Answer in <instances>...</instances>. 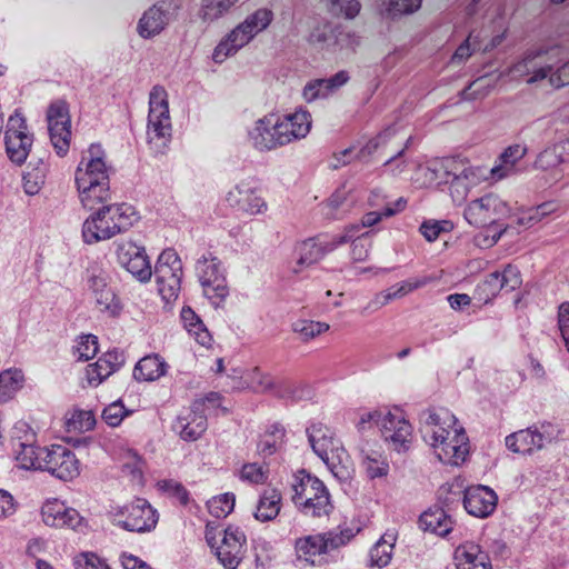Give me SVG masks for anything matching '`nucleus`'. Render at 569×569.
Segmentation results:
<instances>
[{
	"label": "nucleus",
	"instance_id": "nucleus-1",
	"mask_svg": "<svg viewBox=\"0 0 569 569\" xmlns=\"http://www.w3.org/2000/svg\"><path fill=\"white\" fill-rule=\"evenodd\" d=\"M506 211V203L495 194H486L467 204L463 217L470 226L485 229L475 236V243L481 248H490L506 232L507 227L497 223Z\"/></svg>",
	"mask_w": 569,
	"mask_h": 569
},
{
	"label": "nucleus",
	"instance_id": "nucleus-2",
	"mask_svg": "<svg viewBox=\"0 0 569 569\" xmlns=\"http://www.w3.org/2000/svg\"><path fill=\"white\" fill-rule=\"evenodd\" d=\"M133 221L132 207L124 203L102 206L83 222V241L93 244L110 239L127 231Z\"/></svg>",
	"mask_w": 569,
	"mask_h": 569
},
{
	"label": "nucleus",
	"instance_id": "nucleus-3",
	"mask_svg": "<svg viewBox=\"0 0 569 569\" xmlns=\"http://www.w3.org/2000/svg\"><path fill=\"white\" fill-rule=\"evenodd\" d=\"M308 438L313 452L323 461L333 477L340 481H348L352 478L353 461L328 427L312 426Z\"/></svg>",
	"mask_w": 569,
	"mask_h": 569
},
{
	"label": "nucleus",
	"instance_id": "nucleus-4",
	"mask_svg": "<svg viewBox=\"0 0 569 569\" xmlns=\"http://www.w3.org/2000/svg\"><path fill=\"white\" fill-rule=\"evenodd\" d=\"M291 490L292 502L305 515L328 516L333 508L326 485L306 470H298L293 475Z\"/></svg>",
	"mask_w": 569,
	"mask_h": 569
},
{
	"label": "nucleus",
	"instance_id": "nucleus-5",
	"mask_svg": "<svg viewBox=\"0 0 569 569\" xmlns=\"http://www.w3.org/2000/svg\"><path fill=\"white\" fill-rule=\"evenodd\" d=\"M172 138L168 92L162 86H154L149 94L147 140L156 153H162Z\"/></svg>",
	"mask_w": 569,
	"mask_h": 569
},
{
	"label": "nucleus",
	"instance_id": "nucleus-6",
	"mask_svg": "<svg viewBox=\"0 0 569 569\" xmlns=\"http://www.w3.org/2000/svg\"><path fill=\"white\" fill-rule=\"evenodd\" d=\"M562 62L560 52L556 49L536 50L527 53L522 59L512 64L508 73L518 79H523L529 86L542 80H548L555 73V68Z\"/></svg>",
	"mask_w": 569,
	"mask_h": 569
},
{
	"label": "nucleus",
	"instance_id": "nucleus-7",
	"mask_svg": "<svg viewBox=\"0 0 569 569\" xmlns=\"http://www.w3.org/2000/svg\"><path fill=\"white\" fill-rule=\"evenodd\" d=\"M182 262L176 250L164 249L154 266V277L158 292L166 305L177 301L182 278Z\"/></svg>",
	"mask_w": 569,
	"mask_h": 569
},
{
	"label": "nucleus",
	"instance_id": "nucleus-8",
	"mask_svg": "<svg viewBox=\"0 0 569 569\" xmlns=\"http://www.w3.org/2000/svg\"><path fill=\"white\" fill-rule=\"evenodd\" d=\"M196 272L204 296L219 306L228 296V287L221 260L211 251H206L197 260Z\"/></svg>",
	"mask_w": 569,
	"mask_h": 569
},
{
	"label": "nucleus",
	"instance_id": "nucleus-9",
	"mask_svg": "<svg viewBox=\"0 0 569 569\" xmlns=\"http://www.w3.org/2000/svg\"><path fill=\"white\" fill-rule=\"evenodd\" d=\"M48 132L50 141L58 156L68 153L71 146V114L70 104L64 99H57L50 102L46 111Z\"/></svg>",
	"mask_w": 569,
	"mask_h": 569
},
{
	"label": "nucleus",
	"instance_id": "nucleus-10",
	"mask_svg": "<svg viewBox=\"0 0 569 569\" xmlns=\"http://www.w3.org/2000/svg\"><path fill=\"white\" fill-rule=\"evenodd\" d=\"M44 459L41 471L62 480L72 481L81 471V462L76 453L64 445L44 446Z\"/></svg>",
	"mask_w": 569,
	"mask_h": 569
},
{
	"label": "nucleus",
	"instance_id": "nucleus-11",
	"mask_svg": "<svg viewBox=\"0 0 569 569\" xmlns=\"http://www.w3.org/2000/svg\"><path fill=\"white\" fill-rule=\"evenodd\" d=\"M6 153L16 164L26 162L32 144L33 136L29 132L26 119L20 113L9 117L4 132Z\"/></svg>",
	"mask_w": 569,
	"mask_h": 569
},
{
	"label": "nucleus",
	"instance_id": "nucleus-12",
	"mask_svg": "<svg viewBox=\"0 0 569 569\" xmlns=\"http://www.w3.org/2000/svg\"><path fill=\"white\" fill-rule=\"evenodd\" d=\"M42 522L54 529L82 530L87 520L72 507L58 498L47 499L40 509Z\"/></svg>",
	"mask_w": 569,
	"mask_h": 569
},
{
	"label": "nucleus",
	"instance_id": "nucleus-13",
	"mask_svg": "<svg viewBox=\"0 0 569 569\" xmlns=\"http://www.w3.org/2000/svg\"><path fill=\"white\" fill-rule=\"evenodd\" d=\"M481 180L482 173L480 169L472 166L467 158L459 157L447 182L451 200L457 204H462L469 197L470 191L477 187Z\"/></svg>",
	"mask_w": 569,
	"mask_h": 569
},
{
	"label": "nucleus",
	"instance_id": "nucleus-14",
	"mask_svg": "<svg viewBox=\"0 0 569 569\" xmlns=\"http://www.w3.org/2000/svg\"><path fill=\"white\" fill-rule=\"evenodd\" d=\"M521 286L520 272L507 264L501 271L490 273L486 279L479 283L475 291L476 299L487 305L491 302L501 290L515 291Z\"/></svg>",
	"mask_w": 569,
	"mask_h": 569
},
{
	"label": "nucleus",
	"instance_id": "nucleus-15",
	"mask_svg": "<svg viewBox=\"0 0 569 569\" xmlns=\"http://www.w3.org/2000/svg\"><path fill=\"white\" fill-rule=\"evenodd\" d=\"M116 516L117 523L128 531H150L158 522L157 511L144 499L126 505Z\"/></svg>",
	"mask_w": 569,
	"mask_h": 569
},
{
	"label": "nucleus",
	"instance_id": "nucleus-16",
	"mask_svg": "<svg viewBox=\"0 0 569 569\" xmlns=\"http://www.w3.org/2000/svg\"><path fill=\"white\" fill-rule=\"evenodd\" d=\"M110 181L106 152L98 143H92L82 156L76 170V184L84 186Z\"/></svg>",
	"mask_w": 569,
	"mask_h": 569
},
{
	"label": "nucleus",
	"instance_id": "nucleus-17",
	"mask_svg": "<svg viewBox=\"0 0 569 569\" xmlns=\"http://www.w3.org/2000/svg\"><path fill=\"white\" fill-rule=\"evenodd\" d=\"M119 263L140 282H148L152 277V268L146 249L131 240H123L116 250Z\"/></svg>",
	"mask_w": 569,
	"mask_h": 569
},
{
	"label": "nucleus",
	"instance_id": "nucleus-18",
	"mask_svg": "<svg viewBox=\"0 0 569 569\" xmlns=\"http://www.w3.org/2000/svg\"><path fill=\"white\" fill-rule=\"evenodd\" d=\"M383 438L398 452L409 450L412 440V427L400 412H388L379 420Z\"/></svg>",
	"mask_w": 569,
	"mask_h": 569
},
{
	"label": "nucleus",
	"instance_id": "nucleus-19",
	"mask_svg": "<svg viewBox=\"0 0 569 569\" xmlns=\"http://www.w3.org/2000/svg\"><path fill=\"white\" fill-rule=\"evenodd\" d=\"M247 537L237 527L224 529L220 545L214 547L219 561L228 569H236L244 557Z\"/></svg>",
	"mask_w": 569,
	"mask_h": 569
},
{
	"label": "nucleus",
	"instance_id": "nucleus-20",
	"mask_svg": "<svg viewBox=\"0 0 569 569\" xmlns=\"http://www.w3.org/2000/svg\"><path fill=\"white\" fill-rule=\"evenodd\" d=\"M438 459L449 466H460L469 453L468 438L463 429H457L456 433L446 437L440 443L430 442Z\"/></svg>",
	"mask_w": 569,
	"mask_h": 569
},
{
	"label": "nucleus",
	"instance_id": "nucleus-21",
	"mask_svg": "<svg viewBox=\"0 0 569 569\" xmlns=\"http://www.w3.org/2000/svg\"><path fill=\"white\" fill-rule=\"evenodd\" d=\"M427 413L423 428L429 443L437 442L438 445L446 437L456 433L457 429H463L458 425L456 416L446 408L430 409Z\"/></svg>",
	"mask_w": 569,
	"mask_h": 569
},
{
	"label": "nucleus",
	"instance_id": "nucleus-22",
	"mask_svg": "<svg viewBox=\"0 0 569 569\" xmlns=\"http://www.w3.org/2000/svg\"><path fill=\"white\" fill-rule=\"evenodd\" d=\"M349 240L348 236H341L337 240L325 246L317 243L312 238L298 242L293 248L298 268L295 269L293 272L298 273L301 269L319 262L326 253L331 251L338 244L346 243Z\"/></svg>",
	"mask_w": 569,
	"mask_h": 569
},
{
	"label": "nucleus",
	"instance_id": "nucleus-23",
	"mask_svg": "<svg viewBox=\"0 0 569 569\" xmlns=\"http://www.w3.org/2000/svg\"><path fill=\"white\" fill-rule=\"evenodd\" d=\"M458 158L459 156H447L431 159L427 166L418 169L416 181L425 188L447 183Z\"/></svg>",
	"mask_w": 569,
	"mask_h": 569
},
{
	"label": "nucleus",
	"instance_id": "nucleus-24",
	"mask_svg": "<svg viewBox=\"0 0 569 569\" xmlns=\"http://www.w3.org/2000/svg\"><path fill=\"white\" fill-rule=\"evenodd\" d=\"M253 146L258 150H271L286 144L278 123V116L270 113L259 119L254 126Z\"/></svg>",
	"mask_w": 569,
	"mask_h": 569
},
{
	"label": "nucleus",
	"instance_id": "nucleus-25",
	"mask_svg": "<svg viewBox=\"0 0 569 569\" xmlns=\"http://www.w3.org/2000/svg\"><path fill=\"white\" fill-rule=\"evenodd\" d=\"M497 500V495L490 488L471 486L465 490L463 506L469 515L485 518L495 510Z\"/></svg>",
	"mask_w": 569,
	"mask_h": 569
},
{
	"label": "nucleus",
	"instance_id": "nucleus-26",
	"mask_svg": "<svg viewBox=\"0 0 569 569\" xmlns=\"http://www.w3.org/2000/svg\"><path fill=\"white\" fill-rule=\"evenodd\" d=\"M122 365L121 355L113 350L107 351L93 363L86 367V381L89 387H98Z\"/></svg>",
	"mask_w": 569,
	"mask_h": 569
},
{
	"label": "nucleus",
	"instance_id": "nucleus-27",
	"mask_svg": "<svg viewBox=\"0 0 569 569\" xmlns=\"http://www.w3.org/2000/svg\"><path fill=\"white\" fill-rule=\"evenodd\" d=\"M278 123L283 133L286 144L305 138L311 129V116L303 110H296L283 117L278 116Z\"/></svg>",
	"mask_w": 569,
	"mask_h": 569
},
{
	"label": "nucleus",
	"instance_id": "nucleus-28",
	"mask_svg": "<svg viewBox=\"0 0 569 569\" xmlns=\"http://www.w3.org/2000/svg\"><path fill=\"white\" fill-rule=\"evenodd\" d=\"M457 569H492L489 556L478 545L463 543L453 553Z\"/></svg>",
	"mask_w": 569,
	"mask_h": 569
},
{
	"label": "nucleus",
	"instance_id": "nucleus-29",
	"mask_svg": "<svg viewBox=\"0 0 569 569\" xmlns=\"http://www.w3.org/2000/svg\"><path fill=\"white\" fill-rule=\"evenodd\" d=\"M257 501L253 517L261 522L273 520L280 512L282 497L280 491L273 487L257 491Z\"/></svg>",
	"mask_w": 569,
	"mask_h": 569
},
{
	"label": "nucleus",
	"instance_id": "nucleus-30",
	"mask_svg": "<svg viewBox=\"0 0 569 569\" xmlns=\"http://www.w3.org/2000/svg\"><path fill=\"white\" fill-rule=\"evenodd\" d=\"M162 3H164V1L153 4L144 11L140 18L137 31L143 39L158 36L168 24V13L162 9Z\"/></svg>",
	"mask_w": 569,
	"mask_h": 569
},
{
	"label": "nucleus",
	"instance_id": "nucleus-31",
	"mask_svg": "<svg viewBox=\"0 0 569 569\" xmlns=\"http://www.w3.org/2000/svg\"><path fill=\"white\" fill-rule=\"evenodd\" d=\"M393 133L386 130L378 134L376 138L369 140L362 148L366 154L379 153L383 158V164H389L392 160L403 154L407 146L393 147Z\"/></svg>",
	"mask_w": 569,
	"mask_h": 569
},
{
	"label": "nucleus",
	"instance_id": "nucleus-32",
	"mask_svg": "<svg viewBox=\"0 0 569 569\" xmlns=\"http://www.w3.org/2000/svg\"><path fill=\"white\" fill-rule=\"evenodd\" d=\"M507 447L516 453L530 455L543 446V436L532 429L519 430L506 438Z\"/></svg>",
	"mask_w": 569,
	"mask_h": 569
},
{
	"label": "nucleus",
	"instance_id": "nucleus-33",
	"mask_svg": "<svg viewBox=\"0 0 569 569\" xmlns=\"http://www.w3.org/2000/svg\"><path fill=\"white\" fill-rule=\"evenodd\" d=\"M295 550L299 559L313 565L315 558L328 552L330 548L326 535L317 533L297 539L295 542Z\"/></svg>",
	"mask_w": 569,
	"mask_h": 569
},
{
	"label": "nucleus",
	"instance_id": "nucleus-34",
	"mask_svg": "<svg viewBox=\"0 0 569 569\" xmlns=\"http://www.w3.org/2000/svg\"><path fill=\"white\" fill-rule=\"evenodd\" d=\"M177 427L181 439L196 441L207 430V417L191 407L189 412L178 417Z\"/></svg>",
	"mask_w": 569,
	"mask_h": 569
},
{
	"label": "nucleus",
	"instance_id": "nucleus-35",
	"mask_svg": "<svg viewBox=\"0 0 569 569\" xmlns=\"http://www.w3.org/2000/svg\"><path fill=\"white\" fill-rule=\"evenodd\" d=\"M78 193L82 206L89 210H94L99 206L110 200V181H100L99 183L77 186Z\"/></svg>",
	"mask_w": 569,
	"mask_h": 569
},
{
	"label": "nucleus",
	"instance_id": "nucleus-36",
	"mask_svg": "<svg viewBox=\"0 0 569 569\" xmlns=\"http://www.w3.org/2000/svg\"><path fill=\"white\" fill-rule=\"evenodd\" d=\"M167 362L158 355H148L141 358L134 369L133 377L138 381H154L166 375Z\"/></svg>",
	"mask_w": 569,
	"mask_h": 569
},
{
	"label": "nucleus",
	"instance_id": "nucleus-37",
	"mask_svg": "<svg viewBox=\"0 0 569 569\" xmlns=\"http://www.w3.org/2000/svg\"><path fill=\"white\" fill-rule=\"evenodd\" d=\"M420 526L425 531L443 537L452 530V520L442 508L435 507L421 513Z\"/></svg>",
	"mask_w": 569,
	"mask_h": 569
},
{
	"label": "nucleus",
	"instance_id": "nucleus-38",
	"mask_svg": "<svg viewBox=\"0 0 569 569\" xmlns=\"http://www.w3.org/2000/svg\"><path fill=\"white\" fill-rule=\"evenodd\" d=\"M567 149V142H559L546 148L539 153L535 161L536 169L543 172L557 173V169L566 160Z\"/></svg>",
	"mask_w": 569,
	"mask_h": 569
},
{
	"label": "nucleus",
	"instance_id": "nucleus-39",
	"mask_svg": "<svg viewBox=\"0 0 569 569\" xmlns=\"http://www.w3.org/2000/svg\"><path fill=\"white\" fill-rule=\"evenodd\" d=\"M396 540L397 533L393 530L387 531L380 537L370 549L369 557L371 567L383 568L390 562Z\"/></svg>",
	"mask_w": 569,
	"mask_h": 569
},
{
	"label": "nucleus",
	"instance_id": "nucleus-40",
	"mask_svg": "<svg viewBox=\"0 0 569 569\" xmlns=\"http://www.w3.org/2000/svg\"><path fill=\"white\" fill-rule=\"evenodd\" d=\"M24 375L20 369L10 368L0 372V403L12 400L23 388Z\"/></svg>",
	"mask_w": 569,
	"mask_h": 569
},
{
	"label": "nucleus",
	"instance_id": "nucleus-41",
	"mask_svg": "<svg viewBox=\"0 0 569 569\" xmlns=\"http://www.w3.org/2000/svg\"><path fill=\"white\" fill-rule=\"evenodd\" d=\"M94 426L96 418L90 410L72 409L64 416V428L67 432H86L92 430Z\"/></svg>",
	"mask_w": 569,
	"mask_h": 569
},
{
	"label": "nucleus",
	"instance_id": "nucleus-42",
	"mask_svg": "<svg viewBox=\"0 0 569 569\" xmlns=\"http://www.w3.org/2000/svg\"><path fill=\"white\" fill-rule=\"evenodd\" d=\"M44 447L37 443L32 446H24L14 450V459L18 466L26 470H40L44 459Z\"/></svg>",
	"mask_w": 569,
	"mask_h": 569
},
{
	"label": "nucleus",
	"instance_id": "nucleus-43",
	"mask_svg": "<svg viewBox=\"0 0 569 569\" xmlns=\"http://www.w3.org/2000/svg\"><path fill=\"white\" fill-rule=\"evenodd\" d=\"M157 487L167 498L176 501L181 507L186 508L194 502L189 490L177 480L163 479L158 481Z\"/></svg>",
	"mask_w": 569,
	"mask_h": 569
},
{
	"label": "nucleus",
	"instance_id": "nucleus-44",
	"mask_svg": "<svg viewBox=\"0 0 569 569\" xmlns=\"http://www.w3.org/2000/svg\"><path fill=\"white\" fill-rule=\"evenodd\" d=\"M292 331L302 340L310 341L318 336L327 332L330 328L329 323L315 321L309 319H298L291 326Z\"/></svg>",
	"mask_w": 569,
	"mask_h": 569
},
{
	"label": "nucleus",
	"instance_id": "nucleus-45",
	"mask_svg": "<svg viewBox=\"0 0 569 569\" xmlns=\"http://www.w3.org/2000/svg\"><path fill=\"white\" fill-rule=\"evenodd\" d=\"M497 81L488 77H480L461 91L460 98L465 102H472L486 98L496 87Z\"/></svg>",
	"mask_w": 569,
	"mask_h": 569
},
{
	"label": "nucleus",
	"instance_id": "nucleus-46",
	"mask_svg": "<svg viewBox=\"0 0 569 569\" xmlns=\"http://www.w3.org/2000/svg\"><path fill=\"white\" fill-rule=\"evenodd\" d=\"M47 171V166L40 162L24 172L22 177V184L26 193L33 196L41 190L46 181Z\"/></svg>",
	"mask_w": 569,
	"mask_h": 569
},
{
	"label": "nucleus",
	"instance_id": "nucleus-47",
	"mask_svg": "<svg viewBox=\"0 0 569 569\" xmlns=\"http://www.w3.org/2000/svg\"><path fill=\"white\" fill-rule=\"evenodd\" d=\"M236 498L232 493H221L207 501L208 512L217 518L224 519L234 508Z\"/></svg>",
	"mask_w": 569,
	"mask_h": 569
},
{
	"label": "nucleus",
	"instance_id": "nucleus-48",
	"mask_svg": "<svg viewBox=\"0 0 569 569\" xmlns=\"http://www.w3.org/2000/svg\"><path fill=\"white\" fill-rule=\"evenodd\" d=\"M407 204L406 199L399 198L393 204H387L382 210H373L367 212L361 219L362 227H373L379 223L383 218L395 216L397 212L405 209Z\"/></svg>",
	"mask_w": 569,
	"mask_h": 569
},
{
	"label": "nucleus",
	"instance_id": "nucleus-49",
	"mask_svg": "<svg viewBox=\"0 0 569 569\" xmlns=\"http://www.w3.org/2000/svg\"><path fill=\"white\" fill-rule=\"evenodd\" d=\"M34 443H37L36 431L26 422H17L12 428L11 435L12 450L14 451L24 446H32Z\"/></svg>",
	"mask_w": 569,
	"mask_h": 569
},
{
	"label": "nucleus",
	"instance_id": "nucleus-50",
	"mask_svg": "<svg viewBox=\"0 0 569 569\" xmlns=\"http://www.w3.org/2000/svg\"><path fill=\"white\" fill-rule=\"evenodd\" d=\"M283 436V430L278 426H272L266 430L262 435H259L257 442V452L259 455L271 456L277 450V442Z\"/></svg>",
	"mask_w": 569,
	"mask_h": 569
},
{
	"label": "nucleus",
	"instance_id": "nucleus-51",
	"mask_svg": "<svg viewBox=\"0 0 569 569\" xmlns=\"http://www.w3.org/2000/svg\"><path fill=\"white\" fill-rule=\"evenodd\" d=\"M98 352V338L94 335H82L76 340L73 355L80 361L92 359Z\"/></svg>",
	"mask_w": 569,
	"mask_h": 569
},
{
	"label": "nucleus",
	"instance_id": "nucleus-52",
	"mask_svg": "<svg viewBox=\"0 0 569 569\" xmlns=\"http://www.w3.org/2000/svg\"><path fill=\"white\" fill-rule=\"evenodd\" d=\"M97 308L100 312L108 313L110 316L119 315L121 305L114 292L109 288H104L94 293Z\"/></svg>",
	"mask_w": 569,
	"mask_h": 569
},
{
	"label": "nucleus",
	"instance_id": "nucleus-53",
	"mask_svg": "<svg viewBox=\"0 0 569 569\" xmlns=\"http://www.w3.org/2000/svg\"><path fill=\"white\" fill-rule=\"evenodd\" d=\"M238 0H203L201 17L206 21H213L224 14Z\"/></svg>",
	"mask_w": 569,
	"mask_h": 569
},
{
	"label": "nucleus",
	"instance_id": "nucleus-54",
	"mask_svg": "<svg viewBox=\"0 0 569 569\" xmlns=\"http://www.w3.org/2000/svg\"><path fill=\"white\" fill-rule=\"evenodd\" d=\"M420 286V282H409L405 281L401 283H398L386 291L379 293L375 298V302L379 306H385L390 300L396 298H401L408 293H410L412 290L418 288Z\"/></svg>",
	"mask_w": 569,
	"mask_h": 569
},
{
	"label": "nucleus",
	"instance_id": "nucleus-55",
	"mask_svg": "<svg viewBox=\"0 0 569 569\" xmlns=\"http://www.w3.org/2000/svg\"><path fill=\"white\" fill-rule=\"evenodd\" d=\"M130 413L131 410L126 409L121 400H117L103 409L101 418L108 426L118 427Z\"/></svg>",
	"mask_w": 569,
	"mask_h": 569
},
{
	"label": "nucleus",
	"instance_id": "nucleus-56",
	"mask_svg": "<svg viewBox=\"0 0 569 569\" xmlns=\"http://www.w3.org/2000/svg\"><path fill=\"white\" fill-rule=\"evenodd\" d=\"M329 11L333 16L353 19L360 11V3L357 0H327Z\"/></svg>",
	"mask_w": 569,
	"mask_h": 569
},
{
	"label": "nucleus",
	"instance_id": "nucleus-57",
	"mask_svg": "<svg viewBox=\"0 0 569 569\" xmlns=\"http://www.w3.org/2000/svg\"><path fill=\"white\" fill-rule=\"evenodd\" d=\"M74 569H111L104 559L91 551H83L73 558Z\"/></svg>",
	"mask_w": 569,
	"mask_h": 569
},
{
	"label": "nucleus",
	"instance_id": "nucleus-58",
	"mask_svg": "<svg viewBox=\"0 0 569 569\" xmlns=\"http://www.w3.org/2000/svg\"><path fill=\"white\" fill-rule=\"evenodd\" d=\"M330 96L325 79H315L309 81L302 89V98L306 102L311 103Z\"/></svg>",
	"mask_w": 569,
	"mask_h": 569
},
{
	"label": "nucleus",
	"instance_id": "nucleus-59",
	"mask_svg": "<svg viewBox=\"0 0 569 569\" xmlns=\"http://www.w3.org/2000/svg\"><path fill=\"white\" fill-rule=\"evenodd\" d=\"M221 405L222 396L218 392H209L203 398L194 400L191 407L207 417V413H217Z\"/></svg>",
	"mask_w": 569,
	"mask_h": 569
},
{
	"label": "nucleus",
	"instance_id": "nucleus-60",
	"mask_svg": "<svg viewBox=\"0 0 569 569\" xmlns=\"http://www.w3.org/2000/svg\"><path fill=\"white\" fill-rule=\"evenodd\" d=\"M273 387V381L267 372L258 367L251 369V392L262 395L272 390Z\"/></svg>",
	"mask_w": 569,
	"mask_h": 569
},
{
	"label": "nucleus",
	"instance_id": "nucleus-61",
	"mask_svg": "<svg viewBox=\"0 0 569 569\" xmlns=\"http://www.w3.org/2000/svg\"><path fill=\"white\" fill-rule=\"evenodd\" d=\"M268 486H272L269 466L267 463H251V487L257 492Z\"/></svg>",
	"mask_w": 569,
	"mask_h": 569
},
{
	"label": "nucleus",
	"instance_id": "nucleus-62",
	"mask_svg": "<svg viewBox=\"0 0 569 569\" xmlns=\"http://www.w3.org/2000/svg\"><path fill=\"white\" fill-rule=\"evenodd\" d=\"M19 507V501L11 492L0 489V522L12 518L17 513Z\"/></svg>",
	"mask_w": 569,
	"mask_h": 569
},
{
	"label": "nucleus",
	"instance_id": "nucleus-63",
	"mask_svg": "<svg viewBox=\"0 0 569 569\" xmlns=\"http://www.w3.org/2000/svg\"><path fill=\"white\" fill-rule=\"evenodd\" d=\"M232 48L239 50L249 42V20L246 19L237 26L224 39Z\"/></svg>",
	"mask_w": 569,
	"mask_h": 569
},
{
	"label": "nucleus",
	"instance_id": "nucleus-64",
	"mask_svg": "<svg viewBox=\"0 0 569 569\" xmlns=\"http://www.w3.org/2000/svg\"><path fill=\"white\" fill-rule=\"evenodd\" d=\"M452 228L449 221H427L423 222L420 227L422 236L427 241H435L441 232L450 231Z\"/></svg>",
	"mask_w": 569,
	"mask_h": 569
}]
</instances>
